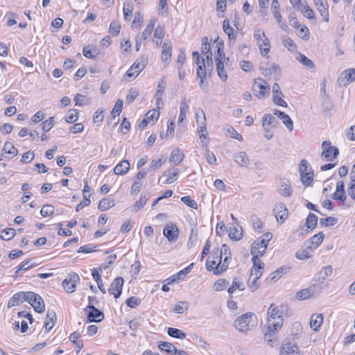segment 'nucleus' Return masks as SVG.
<instances>
[{
  "mask_svg": "<svg viewBox=\"0 0 355 355\" xmlns=\"http://www.w3.org/2000/svg\"><path fill=\"white\" fill-rule=\"evenodd\" d=\"M230 259L231 256H224L223 261L222 259H218V263L216 265V261H210L209 257L206 261V268L209 271H213L214 275H218L227 270Z\"/></svg>",
  "mask_w": 355,
  "mask_h": 355,
  "instance_id": "nucleus-1",
  "label": "nucleus"
},
{
  "mask_svg": "<svg viewBox=\"0 0 355 355\" xmlns=\"http://www.w3.org/2000/svg\"><path fill=\"white\" fill-rule=\"evenodd\" d=\"M299 171L302 183L309 186L313 180V171L306 159H302L299 164Z\"/></svg>",
  "mask_w": 355,
  "mask_h": 355,
  "instance_id": "nucleus-2",
  "label": "nucleus"
},
{
  "mask_svg": "<svg viewBox=\"0 0 355 355\" xmlns=\"http://www.w3.org/2000/svg\"><path fill=\"white\" fill-rule=\"evenodd\" d=\"M24 297V300L28 302L36 312L42 313L44 311L45 306L44 300L40 295L34 292L28 291L26 292Z\"/></svg>",
  "mask_w": 355,
  "mask_h": 355,
  "instance_id": "nucleus-3",
  "label": "nucleus"
},
{
  "mask_svg": "<svg viewBox=\"0 0 355 355\" xmlns=\"http://www.w3.org/2000/svg\"><path fill=\"white\" fill-rule=\"evenodd\" d=\"M322 149L321 157L327 162H332L339 154L338 148L336 146H331V142L329 141H324L322 142Z\"/></svg>",
  "mask_w": 355,
  "mask_h": 355,
  "instance_id": "nucleus-4",
  "label": "nucleus"
},
{
  "mask_svg": "<svg viewBox=\"0 0 355 355\" xmlns=\"http://www.w3.org/2000/svg\"><path fill=\"white\" fill-rule=\"evenodd\" d=\"M270 91V87L268 83L261 78L254 80L253 92L254 95L259 98H265Z\"/></svg>",
  "mask_w": 355,
  "mask_h": 355,
  "instance_id": "nucleus-5",
  "label": "nucleus"
},
{
  "mask_svg": "<svg viewBox=\"0 0 355 355\" xmlns=\"http://www.w3.org/2000/svg\"><path fill=\"white\" fill-rule=\"evenodd\" d=\"M253 313H246L238 317L234 322V326L240 331H246L248 330L249 323L253 317Z\"/></svg>",
  "mask_w": 355,
  "mask_h": 355,
  "instance_id": "nucleus-6",
  "label": "nucleus"
},
{
  "mask_svg": "<svg viewBox=\"0 0 355 355\" xmlns=\"http://www.w3.org/2000/svg\"><path fill=\"white\" fill-rule=\"evenodd\" d=\"M80 281V277L75 272L69 273L62 282L64 289L68 293H73L76 290V284Z\"/></svg>",
  "mask_w": 355,
  "mask_h": 355,
  "instance_id": "nucleus-7",
  "label": "nucleus"
},
{
  "mask_svg": "<svg viewBox=\"0 0 355 355\" xmlns=\"http://www.w3.org/2000/svg\"><path fill=\"white\" fill-rule=\"evenodd\" d=\"M282 324L283 318L280 317H277V320L267 319L268 331L265 334V338L275 335L282 328Z\"/></svg>",
  "mask_w": 355,
  "mask_h": 355,
  "instance_id": "nucleus-8",
  "label": "nucleus"
},
{
  "mask_svg": "<svg viewBox=\"0 0 355 355\" xmlns=\"http://www.w3.org/2000/svg\"><path fill=\"white\" fill-rule=\"evenodd\" d=\"M87 309H89V311L87 314L88 322H98L104 318L103 313L96 308L93 304H88L85 311H87Z\"/></svg>",
  "mask_w": 355,
  "mask_h": 355,
  "instance_id": "nucleus-9",
  "label": "nucleus"
},
{
  "mask_svg": "<svg viewBox=\"0 0 355 355\" xmlns=\"http://www.w3.org/2000/svg\"><path fill=\"white\" fill-rule=\"evenodd\" d=\"M273 211L277 222L283 223L288 218V209L282 202L276 203L273 209Z\"/></svg>",
  "mask_w": 355,
  "mask_h": 355,
  "instance_id": "nucleus-10",
  "label": "nucleus"
},
{
  "mask_svg": "<svg viewBox=\"0 0 355 355\" xmlns=\"http://www.w3.org/2000/svg\"><path fill=\"white\" fill-rule=\"evenodd\" d=\"M123 284L124 280L121 277L115 278L108 289L109 293L114 295L116 299L119 298L121 295Z\"/></svg>",
  "mask_w": 355,
  "mask_h": 355,
  "instance_id": "nucleus-11",
  "label": "nucleus"
},
{
  "mask_svg": "<svg viewBox=\"0 0 355 355\" xmlns=\"http://www.w3.org/2000/svg\"><path fill=\"white\" fill-rule=\"evenodd\" d=\"M228 62L229 61L224 60V59L215 58V62L216 65L218 76L223 82H225L228 78L227 72L225 69V64L227 66Z\"/></svg>",
  "mask_w": 355,
  "mask_h": 355,
  "instance_id": "nucleus-12",
  "label": "nucleus"
},
{
  "mask_svg": "<svg viewBox=\"0 0 355 355\" xmlns=\"http://www.w3.org/2000/svg\"><path fill=\"white\" fill-rule=\"evenodd\" d=\"M314 4L323 20L329 21V4L327 0H314Z\"/></svg>",
  "mask_w": 355,
  "mask_h": 355,
  "instance_id": "nucleus-13",
  "label": "nucleus"
},
{
  "mask_svg": "<svg viewBox=\"0 0 355 355\" xmlns=\"http://www.w3.org/2000/svg\"><path fill=\"white\" fill-rule=\"evenodd\" d=\"M163 233L168 241L173 242L178 239L179 230L175 224L171 223L164 228Z\"/></svg>",
  "mask_w": 355,
  "mask_h": 355,
  "instance_id": "nucleus-14",
  "label": "nucleus"
},
{
  "mask_svg": "<svg viewBox=\"0 0 355 355\" xmlns=\"http://www.w3.org/2000/svg\"><path fill=\"white\" fill-rule=\"evenodd\" d=\"M84 189L83 191V195L84 200L81 201L78 205H77L76 207V211H79L80 209H82L84 207L88 206L91 203V200L89 199L90 194L89 193L90 192V188L88 186L87 180H84Z\"/></svg>",
  "mask_w": 355,
  "mask_h": 355,
  "instance_id": "nucleus-15",
  "label": "nucleus"
},
{
  "mask_svg": "<svg viewBox=\"0 0 355 355\" xmlns=\"http://www.w3.org/2000/svg\"><path fill=\"white\" fill-rule=\"evenodd\" d=\"M299 347L297 345H291L290 343L283 342L279 350V355H298Z\"/></svg>",
  "mask_w": 355,
  "mask_h": 355,
  "instance_id": "nucleus-16",
  "label": "nucleus"
},
{
  "mask_svg": "<svg viewBox=\"0 0 355 355\" xmlns=\"http://www.w3.org/2000/svg\"><path fill=\"white\" fill-rule=\"evenodd\" d=\"M338 81L343 85H347L355 81V69L345 70L340 76Z\"/></svg>",
  "mask_w": 355,
  "mask_h": 355,
  "instance_id": "nucleus-17",
  "label": "nucleus"
},
{
  "mask_svg": "<svg viewBox=\"0 0 355 355\" xmlns=\"http://www.w3.org/2000/svg\"><path fill=\"white\" fill-rule=\"evenodd\" d=\"M291 268L288 266H282L273 272H272L270 276L266 279L267 284L275 282L279 279L282 275L286 274L290 271Z\"/></svg>",
  "mask_w": 355,
  "mask_h": 355,
  "instance_id": "nucleus-18",
  "label": "nucleus"
},
{
  "mask_svg": "<svg viewBox=\"0 0 355 355\" xmlns=\"http://www.w3.org/2000/svg\"><path fill=\"white\" fill-rule=\"evenodd\" d=\"M333 199L344 202L347 199L345 191V183L343 181H338L336 184V191L333 193Z\"/></svg>",
  "mask_w": 355,
  "mask_h": 355,
  "instance_id": "nucleus-19",
  "label": "nucleus"
},
{
  "mask_svg": "<svg viewBox=\"0 0 355 355\" xmlns=\"http://www.w3.org/2000/svg\"><path fill=\"white\" fill-rule=\"evenodd\" d=\"M223 28L224 32L228 35L229 42L234 44L237 35L234 28L230 25V20L228 19H224L223 22Z\"/></svg>",
  "mask_w": 355,
  "mask_h": 355,
  "instance_id": "nucleus-20",
  "label": "nucleus"
},
{
  "mask_svg": "<svg viewBox=\"0 0 355 355\" xmlns=\"http://www.w3.org/2000/svg\"><path fill=\"white\" fill-rule=\"evenodd\" d=\"M268 245L261 242V240L257 239L252 245L251 254L263 255L267 250Z\"/></svg>",
  "mask_w": 355,
  "mask_h": 355,
  "instance_id": "nucleus-21",
  "label": "nucleus"
},
{
  "mask_svg": "<svg viewBox=\"0 0 355 355\" xmlns=\"http://www.w3.org/2000/svg\"><path fill=\"white\" fill-rule=\"evenodd\" d=\"M318 294H319V290L315 291L313 289V287H311L310 286L307 288H304V289H302V290L298 291L296 294V297L297 299L302 300H306L309 297L315 296Z\"/></svg>",
  "mask_w": 355,
  "mask_h": 355,
  "instance_id": "nucleus-22",
  "label": "nucleus"
},
{
  "mask_svg": "<svg viewBox=\"0 0 355 355\" xmlns=\"http://www.w3.org/2000/svg\"><path fill=\"white\" fill-rule=\"evenodd\" d=\"M278 192L285 197H289L292 195L293 190L287 179H282L280 180Z\"/></svg>",
  "mask_w": 355,
  "mask_h": 355,
  "instance_id": "nucleus-23",
  "label": "nucleus"
},
{
  "mask_svg": "<svg viewBox=\"0 0 355 355\" xmlns=\"http://www.w3.org/2000/svg\"><path fill=\"white\" fill-rule=\"evenodd\" d=\"M324 317L322 313L313 314L310 318V327L314 331H318L323 322Z\"/></svg>",
  "mask_w": 355,
  "mask_h": 355,
  "instance_id": "nucleus-24",
  "label": "nucleus"
},
{
  "mask_svg": "<svg viewBox=\"0 0 355 355\" xmlns=\"http://www.w3.org/2000/svg\"><path fill=\"white\" fill-rule=\"evenodd\" d=\"M130 167V164L128 160H122L114 167V173L116 175H123L128 172Z\"/></svg>",
  "mask_w": 355,
  "mask_h": 355,
  "instance_id": "nucleus-25",
  "label": "nucleus"
},
{
  "mask_svg": "<svg viewBox=\"0 0 355 355\" xmlns=\"http://www.w3.org/2000/svg\"><path fill=\"white\" fill-rule=\"evenodd\" d=\"M278 123L279 122L277 119L270 114H266L262 117L263 128H275L277 126Z\"/></svg>",
  "mask_w": 355,
  "mask_h": 355,
  "instance_id": "nucleus-26",
  "label": "nucleus"
},
{
  "mask_svg": "<svg viewBox=\"0 0 355 355\" xmlns=\"http://www.w3.org/2000/svg\"><path fill=\"white\" fill-rule=\"evenodd\" d=\"M157 22L156 18L150 19L148 24L146 26L144 31L142 32L141 35H138L141 38V40H146L148 39L152 34V32L155 28V25Z\"/></svg>",
  "mask_w": 355,
  "mask_h": 355,
  "instance_id": "nucleus-27",
  "label": "nucleus"
},
{
  "mask_svg": "<svg viewBox=\"0 0 355 355\" xmlns=\"http://www.w3.org/2000/svg\"><path fill=\"white\" fill-rule=\"evenodd\" d=\"M184 155L178 148L172 150L169 161L175 165L180 164L184 159Z\"/></svg>",
  "mask_w": 355,
  "mask_h": 355,
  "instance_id": "nucleus-28",
  "label": "nucleus"
},
{
  "mask_svg": "<svg viewBox=\"0 0 355 355\" xmlns=\"http://www.w3.org/2000/svg\"><path fill=\"white\" fill-rule=\"evenodd\" d=\"M26 292H19L15 293L8 301V307L11 308L23 302L24 300V295Z\"/></svg>",
  "mask_w": 355,
  "mask_h": 355,
  "instance_id": "nucleus-29",
  "label": "nucleus"
},
{
  "mask_svg": "<svg viewBox=\"0 0 355 355\" xmlns=\"http://www.w3.org/2000/svg\"><path fill=\"white\" fill-rule=\"evenodd\" d=\"M202 53L205 55V60H210L212 57L211 46L207 37H203L202 39Z\"/></svg>",
  "mask_w": 355,
  "mask_h": 355,
  "instance_id": "nucleus-30",
  "label": "nucleus"
},
{
  "mask_svg": "<svg viewBox=\"0 0 355 355\" xmlns=\"http://www.w3.org/2000/svg\"><path fill=\"white\" fill-rule=\"evenodd\" d=\"M148 63V58L147 57H145L144 55L138 58L135 62L132 64V67L136 70V72H137V74H139L140 72H141L144 68L146 67V64Z\"/></svg>",
  "mask_w": 355,
  "mask_h": 355,
  "instance_id": "nucleus-31",
  "label": "nucleus"
},
{
  "mask_svg": "<svg viewBox=\"0 0 355 355\" xmlns=\"http://www.w3.org/2000/svg\"><path fill=\"white\" fill-rule=\"evenodd\" d=\"M234 161L242 167L248 166L250 163L247 154L243 151L239 152L235 155Z\"/></svg>",
  "mask_w": 355,
  "mask_h": 355,
  "instance_id": "nucleus-32",
  "label": "nucleus"
},
{
  "mask_svg": "<svg viewBox=\"0 0 355 355\" xmlns=\"http://www.w3.org/2000/svg\"><path fill=\"white\" fill-rule=\"evenodd\" d=\"M223 255L231 256L230 248L226 244H223L221 249L218 248L214 250V258L216 259H222Z\"/></svg>",
  "mask_w": 355,
  "mask_h": 355,
  "instance_id": "nucleus-33",
  "label": "nucleus"
},
{
  "mask_svg": "<svg viewBox=\"0 0 355 355\" xmlns=\"http://www.w3.org/2000/svg\"><path fill=\"white\" fill-rule=\"evenodd\" d=\"M280 317L283 318L282 314L280 312L278 306L275 304H271L268 309V318L267 319H272L277 320V318Z\"/></svg>",
  "mask_w": 355,
  "mask_h": 355,
  "instance_id": "nucleus-34",
  "label": "nucleus"
},
{
  "mask_svg": "<svg viewBox=\"0 0 355 355\" xmlns=\"http://www.w3.org/2000/svg\"><path fill=\"white\" fill-rule=\"evenodd\" d=\"M189 110V104L186 98H182L180 107V115L178 117V123H182L185 119L187 115V112Z\"/></svg>",
  "mask_w": 355,
  "mask_h": 355,
  "instance_id": "nucleus-35",
  "label": "nucleus"
},
{
  "mask_svg": "<svg viewBox=\"0 0 355 355\" xmlns=\"http://www.w3.org/2000/svg\"><path fill=\"white\" fill-rule=\"evenodd\" d=\"M172 46L169 43L164 42L162 45V59L168 64L171 60Z\"/></svg>",
  "mask_w": 355,
  "mask_h": 355,
  "instance_id": "nucleus-36",
  "label": "nucleus"
},
{
  "mask_svg": "<svg viewBox=\"0 0 355 355\" xmlns=\"http://www.w3.org/2000/svg\"><path fill=\"white\" fill-rule=\"evenodd\" d=\"M208 75V71L205 67V59L202 58V64L197 68V76L200 78V87H202L203 80Z\"/></svg>",
  "mask_w": 355,
  "mask_h": 355,
  "instance_id": "nucleus-37",
  "label": "nucleus"
},
{
  "mask_svg": "<svg viewBox=\"0 0 355 355\" xmlns=\"http://www.w3.org/2000/svg\"><path fill=\"white\" fill-rule=\"evenodd\" d=\"M47 320L44 323V327L47 331H49L53 328L55 324V320H56V313L53 311H48L46 315Z\"/></svg>",
  "mask_w": 355,
  "mask_h": 355,
  "instance_id": "nucleus-38",
  "label": "nucleus"
},
{
  "mask_svg": "<svg viewBox=\"0 0 355 355\" xmlns=\"http://www.w3.org/2000/svg\"><path fill=\"white\" fill-rule=\"evenodd\" d=\"M114 206V200L111 198H103L98 204V208L101 211H106Z\"/></svg>",
  "mask_w": 355,
  "mask_h": 355,
  "instance_id": "nucleus-39",
  "label": "nucleus"
},
{
  "mask_svg": "<svg viewBox=\"0 0 355 355\" xmlns=\"http://www.w3.org/2000/svg\"><path fill=\"white\" fill-rule=\"evenodd\" d=\"M158 347L161 351L165 352L169 354H174V352H177V347L172 343L168 342H160Z\"/></svg>",
  "mask_w": 355,
  "mask_h": 355,
  "instance_id": "nucleus-40",
  "label": "nucleus"
},
{
  "mask_svg": "<svg viewBox=\"0 0 355 355\" xmlns=\"http://www.w3.org/2000/svg\"><path fill=\"white\" fill-rule=\"evenodd\" d=\"M215 42L216 43V49H217V51L216 53L215 58H218L220 59H224V60L230 61L229 58H225V55L223 51L224 44H223V40H219V38L218 37Z\"/></svg>",
  "mask_w": 355,
  "mask_h": 355,
  "instance_id": "nucleus-41",
  "label": "nucleus"
},
{
  "mask_svg": "<svg viewBox=\"0 0 355 355\" xmlns=\"http://www.w3.org/2000/svg\"><path fill=\"white\" fill-rule=\"evenodd\" d=\"M280 6L277 0H273L271 3V10L273 12L274 17L278 23L282 21V15L279 12Z\"/></svg>",
  "mask_w": 355,
  "mask_h": 355,
  "instance_id": "nucleus-42",
  "label": "nucleus"
},
{
  "mask_svg": "<svg viewBox=\"0 0 355 355\" xmlns=\"http://www.w3.org/2000/svg\"><path fill=\"white\" fill-rule=\"evenodd\" d=\"M167 333L171 337L178 339H184L187 336V334L182 331L173 327H168Z\"/></svg>",
  "mask_w": 355,
  "mask_h": 355,
  "instance_id": "nucleus-43",
  "label": "nucleus"
},
{
  "mask_svg": "<svg viewBox=\"0 0 355 355\" xmlns=\"http://www.w3.org/2000/svg\"><path fill=\"white\" fill-rule=\"evenodd\" d=\"M166 85L167 81L166 77H162L157 83V91L155 93L154 97H162Z\"/></svg>",
  "mask_w": 355,
  "mask_h": 355,
  "instance_id": "nucleus-44",
  "label": "nucleus"
},
{
  "mask_svg": "<svg viewBox=\"0 0 355 355\" xmlns=\"http://www.w3.org/2000/svg\"><path fill=\"white\" fill-rule=\"evenodd\" d=\"M317 224L318 216L313 213H309L306 220V226L307 227V228L313 230L316 227Z\"/></svg>",
  "mask_w": 355,
  "mask_h": 355,
  "instance_id": "nucleus-45",
  "label": "nucleus"
},
{
  "mask_svg": "<svg viewBox=\"0 0 355 355\" xmlns=\"http://www.w3.org/2000/svg\"><path fill=\"white\" fill-rule=\"evenodd\" d=\"M229 236L232 240H234V241L240 240L243 236L242 228L240 227V230H239L236 227H230V232H229Z\"/></svg>",
  "mask_w": 355,
  "mask_h": 355,
  "instance_id": "nucleus-46",
  "label": "nucleus"
},
{
  "mask_svg": "<svg viewBox=\"0 0 355 355\" xmlns=\"http://www.w3.org/2000/svg\"><path fill=\"white\" fill-rule=\"evenodd\" d=\"M78 119V111L76 109H71L69 110L65 116V121L68 123H75Z\"/></svg>",
  "mask_w": 355,
  "mask_h": 355,
  "instance_id": "nucleus-47",
  "label": "nucleus"
},
{
  "mask_svg": "<svg viewBox=\"0 0 355 355\" xmlns=\"http://www.w3.org/2000/svg\"><path fill=\"white\" fill-rule=\"evenodd\" d=\"M298 61L302 64H303L304 66H305L306 67H307L308 69H313L315 68V64L314 63L312 62V60H311L309 58H308L306 55L302 54V53H300L299 55V57L297 58Z\"/></svg>",
  "mask_w": 355,
  "mask_h": 355,
  "instance_id": "nucleus-48",
  "label": "nucleus"
},
{
  "mask_svg": "<svg viewBox=\"0 0 355 355\" xmlns=\"http://www.w3.org/2000/svg\"><path fill=\"white\" fill-rule=\"evenodd\" d=\"M83 53L85 57L92 59L96 58L98 54V51L95 47L89 49V46H85L83 49Z\"/></svg>",
  "mask_w": 355,
  "mask_h": 355,
  "instance_id": "nucleus-49",
  "label": "nucleus"
},
{
  "mask_svg": "<svg viewBox=\"0 0 355 355\" xmlns=\"http://www.w3.org/2000/svg\"><path fill=\"white\" fill-rule=\"evenodd\" d=\"M259 50L261 55L266 56L270 51V42L269 40L266 37L259 45Z\"/></svg>",
  "mask_w": 355,
  "mask_h": 355,
  "instance_id": "nucleus-50",
  "label": "nucleus"
},
{
  "mask_svg": "<svg viewBox=\"0 0 355 355\" xmlns=\"http://www.w3.org/2000/svg\"><path fill=\"white\" fill-rule=\"evenodd\" d=\"M150 198V193H142L141 195L140 199L135 202L134 205L135 209H137V210L141 209L144 205L146 203L148 200Z\"/></svg>",
  "mask_w": 355,
  "mask_h": 355,
  "instance_id": "nucleus-51",
  "label": "nucleus"
},
{
  "mask_svg": "<svg viewBox=\"0 0 355 355\" xmlns=\"http://www.w3.org/2000/svg\"><path fill=\"white\" fill-rule=\"evenodd\" d=\"M166 162V159L162 158L158 159H153L148 168L147 172H150L159 168L162 164Z\"/></svg>",
  "mask_w": 355,
  "mask_h": 355,
  "instance_id": "nucleus-52",
  "label": "nucleus"
},
{
  "mask_svg": "<svg viewBox=\"0 0 355 355\" xmlns=\"http://www.w3.org/2000/svg\"><path fill=\"white\" fill-rule=\"evenodd\" d=\"M236 288L240 291H243L245 289V285L243 282H240L235 278L233 280L232 286L227 289V292L229 294L232 295Z\"/></svg>",
  "mask_w": 355,
  "mask_h": 355,
  "instance_id": "nucleus-53",
  "label": "nucleus"
},
{
  "mask_svg": "<svg viewBox=\"0 0 355 355\" xmlns=\"http://www.w3.org/2000/svg\"><path fill=\"white\" fill-rule=\"evenodd\" d=\"M252 261L253 263V269H259L262 270L265 266V264L263 262H262L259 257H261L262 255H258V254H252Z\"/></svg>",
  "mask_w": 355,
  "mask_h": 355,
  "instance_id": "nucleus-54",
  "label": "nucleus"
},
{
  "mask_svg": "<svg viewBox=\"0 0 355 355\" xmlns=\"http://www.w3.org/2000/svg\"><path fill=\"white\" fill-rule=\"evenodd\" d=\"M15 236V230L8 228L4 230L1 234V239L5 241H9Z\"/></svg>",
  "mask_w": 355,
  "mask_h": 355,
  "instance_id": "nucleus-55",
  "label": "nucleus"
},
{
  "mask_svg": "<svg viewBox=\"0 0 355 355\" xmlns=\"http://www.w3.org/2000/svg\"><path fill=\"white\" fill-rule=\"evenodd\" d=\"M324 236V234L322 232H320L317 234H315L313 236H312L309 239V243L311 244L315 245V248H317L322 242Z\"/></svg>",
  "mask_w": 355,
  "mask_h": 355,
  "instance_id": "nucleus-56",
  "label": "nucleus"
},
{
  "mask_svg": "<svg viewBox=\"0 0 355 355\" xmlns=\"http://www.w3.org/2000/svg\"><path fill=\"white\" fill-rule=\"evenodd\" d=\"M338 221V218L332 216H328L325 218H321L320 220V224L322 226L329 227L334 226Z\"/></svg>",
  "mask_w": 355,
  "mask_h": 355,
  "instance_id": "nucleus-57",
  "label": "nucleus"
},
{
  "mask_svg": "<svg viewBox=\"0 0 355 355\" xmlns=\"http://www.w3.org/2000/svg\"><path fill=\"white\" fill-rule=\"evenodd\" d=\"M3 150L12 156H16L18 153L17 148L9 141L5 143Z\"/></svg>",
  "mask_w": 355,
  "mask_h": 355,
  "instance_id": "nucleus-58",
  "label": "nucleus"
},
{
  "mask_svg": "<svg viewBox=\"0 0 355 355\" xmlns=\"http://www.w3.org/2000/svg\"><path fill=\"white\" fill-rule=\"evenodd\" d=\"M325 280V277H319L318 278H314L311 282V287H313L315 291L319 290V293L320 292L321 287L320 286L324 283Z\"/></svg>",
  "mask_w": 355,
  "mask_h": 355,
  "instance_id": "nucleus-59",
  "label": "nucleus"
},
{
  "mask_svg": "<svg viewBox=\"0 0 355 355\" xmlns=\"http://www.w3.org/2000/svg\"><path fill=\"white\" fill-rule=\"evenodd\" d=\"M139 91L136 88H131L126 96V102L128 104L132 103L139 96Z\"/></svg>",
  "mask_w": 355,
  "mask_h": 355,
  "instance_id": "nucleus-60",
  "label": "nucleus"
},
{
  "mask_svg": "<svg viewBox=\"0 0 355 355\" xmlns=\"http://www.w3.org/2000/svg\"><path fill=\"white\" fill-rule=\"evenodd\" d=\"M53 213L54 207L51 205H44L40 210V214L44 217L51 216Z\"/></svg>",
  "mask_w": 355,
  "mask_h": 355,
  "instance_id": "nucleus-61",
  "label": "nucleus"
},
{
  "mask_svg": "<svg viewBox=\"0 0 355 355\" xmlns=\"http://www.w3.org/2000/svg\"><path fill=\"white\" fill-rule=\"evenodd\" d=\"M226 134L229 135L230 137L236 139L238 141H241L243 139L241 135L237 132L236 130L231 126H228L227 128Z\"/></svg>",
  "mask_w": 355,
  "mask_h": 355,
  "instance_id": "nucleus-62",
  "label": "nucleus"
},
{
  "mask_svg": "<svg viewBox=\"0 0 355 355\" xmlns=\"http://www.w3.org/2000/svg\"><path fill=\"white\" fill-rule=\"evenodd\" d=\"M254 37L257 42L258 45L262 42L266 37L265 33L260 28H257L254 31Z\"/></svg>",
  "mask_w": 355,
  "mask_h": 355,
  "instance_id": "nucleus-63",
  "label": "nucleus"
},
{
  "mask_svg": "<svg viewBox=\"0 0 355 355\" xmlns=\"http://www.w3.org/2000/svg\"><path fill=\"white\" fill-rule=\"evenodd\" d=\"M121 29L120 24L116 21H112L110 28L109 33L114 36H116L119 35Z\"/></svg>",
  "mask_w": 355,
  "mask_h": 355,
  "instance_id": "nucleus-64",
  "label": "nucleus"
}]
</instances>
